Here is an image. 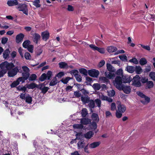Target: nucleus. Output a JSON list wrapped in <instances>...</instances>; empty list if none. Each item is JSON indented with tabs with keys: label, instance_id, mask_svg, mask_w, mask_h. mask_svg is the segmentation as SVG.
I'll return each instance as SVG.
<instances>
[{
	"label": "nucleus",
	"instance_id": "obj_1",
	"mask_svg": "<svg viewBox=\"0 0 155 155\" xmlns=\"http://www.w3.org/2000/svg\"><path fill=\"white\" fill-rule=\"evenodd\" d=\"M132 85L136 87H140L142 86L141 77L138 75H136L132 78Z\"/></svg>",
	"mask_w": 155,
	"mask_h": 155
},
{
	"label": "nucleus",
	"instance_id": "obj_2",
	"mask_svg": "<svg viewBox=\"0 0 155 155\" xmlns=\"http://www.w3.org/2000/svg\"><path fill=\"white\" fill-rule=\"evenodd\" d=\"M137 95L142 98H144V100H141L140 102L143 104H147L150 101V98L149 97L146 96L142 92L138 91L137 92Z\"/></svg>",
	"mask_w": 155,
	"mask_h": 155
},
{
	"label": "nucleus",
	"instance_id": "obj_3",
	"mask_svg": "<svg viewBox=\"0 0 155 155\" xmlns=\"http://www.w3.org/2000/svg\"><path fill=\"white\" fill-rule=\"evenodd\" d=\"M123 82L122 78L120 76H117L115 79V81L114 84L116 88L119 90L122 87L123 84H122Z\"/></svg>",
	"mask_w": 155,
	"mask_h": 155
},
{
	"label": "nucleus",
	"instance_id": "obj_4",
	"mask_svg": "<svg viewBox=\"0 0 155 155\" xmlns=\"http://www.w3.org/2000/svg\"><path fill=\"white\" fill-rule=\"evenodd\" d=\"M22 72V71L21 69V68L20 67L19 68L18 66H16L15 68H12L10 71H8V76L10 77H13L17 74V73H21Z\"/></svg>",
	"mask_w": 155,
	"mask_h": 155
},
{
	"label": "nucleus",
	"instance_id": "obj_5",
	"mask_svg": "<svg viewBox=\"0 0 155 155\" xmlns=\"http://www.w3.org/2000/svg\"><path fill=\"white\" fill-rule=\"evenodd\" d=\"M17 8L20 11H22L26 15L28 14V10L27 5L25 4L21 3L18 5Z\"/></svg>",
	"mask_w": 155,
	"mask_h": 155
},
{
	"label": "nucleus",
	"instance_id": "obj_6",
	"mask_svg": "<svg viewBox=\"0 0 155 155\" xmlns=\"http://www.w3.org/2000/svg\"><path fill=\"white\" fill-rule=\"evenodd\" d=\"M88 74L91 77L97 78L99 74V72L97 70L91 69L88 70Z\"/></svg>",
	"mask_w": 155,
	"mask_h": 155
},
{
	"label": "nucleus",
	"instance_id": "obj_7",
	"mask_svg": "<svg viewBox=\"0 0 155 155\" xmlns=\"http://www.w3.org/2000/svg\"><path fill=\"white\" fill-rule=\"evenodd\" d=\"M30 75L29 72H22V77L18 78V80L21 81L22 83H24L26 80L28 79Z\"/></svg>",
	"mask_w": 155,
	"mask_h": 155
},
{
	"label": "nucleus",
	"instance_id": "obj_8",
	"mask_svg": "<svg viewBox=\"0 0 155 155\" xmlns=\"http://www.w3.org/2000/svg\"><path fill=\"white\" fill-rule=\"evenodd\" d=\"M31 35L32 36V41L35 44H37L38 42L40 41L41 37L40 35L38 33H35L34 34L31 33Z\"/></svg>",
	"mask_w": 155,
	"mask_h": 155
},
{
	"label": "nucleus",
	"instance_id": "obj_9",
	"mask_svg": "<svg viewBox=\"0 0 155 155\" xmlns=\"http://www.w3.org/2000/svg\"><path fill=\"white\" fill-rule=\"evenodd\" d=\"M89 47L93 49L94 51H97L101 54H104L105 52V50L103 48H100L95 46L94 45L91 44L89 45Z\"/></svg>",
	"mask_w": 155,
	"mask_h": 155
},
{
	"label": "nucleus",
	"instance_id": "obj_10",
	"mask_svg": "<svg viewBox=\"0 0 155 155\" xmlns=\"http://www.w3.org/2000/svg\"><path fill=\"white\" fill-rule=\"evenodd\" d=\"M123 83H130L132 80V78L131 76L127 75H123L122 78Z\"/></svg>",
	"mask_w": 155,
	"mask_h": 155
},
{
	"label": "nucleus",
	"instance_id": "obj_11",
	"mask_svg": "<svg viewBox=\"0 0 155 155\" xmlns=\"http://www.w3.org/2000/svg\"><path fill=\"white\" fill-rule=\"evenodd\" d=\"M120 91L122 90L124 92L127 94H130L131 92V88L130 86H127L123 85L120 89Z\"/></svg>",
	"mask_w": 155,
	"mask_h": 155
},
{
	"label": "nucleus",
	"instance_id": "obj_12",
	"mask_svg": "<svg viewBox=\"0 0 155 155\" xmlns=\"http://www.w3.org/2000/svg\"><path fill=\"white\" fill-rule=\"evenodd\" d=\"M24 37V35L21 33H20L16 36V43L18 44L21 42Z\"/></svg>",
	"mask_w": 155,
	"mask_h": 155
},
{
	"label": "nucleus",
	"instance_id": "obj_13",
	"mask_svg": "<svg viewBox=\"0 0 155 155\" xmlns=\"http://www.w3.org/2000/svg\"><path fill=\"white\" fill-rule=\"evenodd\" d=\"M41 36L43 40L46 41L50 37L49 33L48 31L42 32L41 34Z\"/></svg>",
	"mask_w": 155,
	"mask_h": 155
},
{
	"label": "nucleus",
	"instance_id": "obj_14",
	"mask_svg": "<svg viewBox=\"0 0 155 155\" xmlns=\"http://www.w3.org/2000/svg\"><path fill=\"white\" fill-rule=\"evenodd\" d=\"M7 4L9 6H12L18 5V2L17 0H9L8 1Z\"/></svg>",
	"mask_w": 155,
	"mask_h": 155
},
{
	"label": "nucleus",
	"instance_id": "obj_15",
	"mask_svg": "<svg viewBox=\"0 0 155 155\" xmlns=\"http://www.w3.org/2000/svg\"><path fill=\"white\" fill-rule=\"evenodd\" d=\"M118 111L121 113H124L126 110V107L125 105L120 104L117 106Z\"/></svg>",
	"mask_w": 155,
	"mask_h": 155
},
{
	"label": "nucleus",
	"instance_id": "obj_16",
	"mask_svg": "<svg viewBox=\"0 0 155 155\" xmlns=\"http://www.w3.org/2000/svg\"><path fill=\"white\" fill-rule=\"evenodd\" d=\"M91 118L93 121L98 122L99 120V118L98 114L95 113H93L91 116Z\"/></svg>",
	"mask_w": 155,
	"mask_h": 155
},
{
	"label": "nucleus",
	"instance_id": "obj_17",
	"mask_svg": "<svg viewBox=\"0 0 155 155\" xmlns=\"http://www.w3.org/2000/svg\"><path fill=\"white\" fill-rule=\"evenodd\" d=\"M125 70L130 73H133L135 71V67L127 65L126 68Z\"/></svg>",
	"mask_w": 155,
	"mask_h": 155
},
{
	"label": "nucleus",
	"instance_id": "obj_18",
	"mask_svg": "<svg viewBox=\"0 0 155 155\" xmlns=\"http://www.w3.org/2000/svg\"><path fill=\"white\" fill-rule=\"evenodd\" d=\"M101 143L100 141H97L93 142L90 144L89 145V147L91 149L95 148L98 147L101 144Z\"/></svg>",
	"mask_w": 155,
	"mask_h": 155
},
{
	"label": "nucleus",
	"instance_id": "obj_19",
	"mask_svg": "<svg viewBox=\"0 0 155 155\" xmlns=\"http://www.w3.org/2000/svg\"><path fill=\"white\" fill-rule=\"evenodd\" d=\"M94 134V132L91 131H89L84 134V137L87 139H90L92 137Z\"/></svg>",
	"mask_w": 155,
	"mask_h": 155
},
{
	"label": "nucleus",
	"instance_id": "obj_20",
	"mask_svg": "<svg viewBox=\"0 0 155 155\" xmlns=\"http://www.w3.org/2000/svg\"><path fill=\"white\" fill-rule=\"evenodd\" d=\"M91 120L90 119L88 118H84L81 120V123L84 125H87L90 124L91 123Z\"/></svg>",
	"mask_w": 155,
	"mask_h": 155
},
{
	"label": "nucleus",
	"instance_id": "obj_21",
	"mask_svg": "<svg viewBox=\"0 0 155 155\" xmlns=\"http://www.w3.org/2000/svg\"><path fill=\"white\" fill-rule=\"evenodd\" d=\"M117 50V48L114 46H110L107 48V51L109 53H113L115 52Z\"/></svg>",
	"mask_w": 155,
	"mask_h": 155
},
{
	"label": "nucleus",
	"instance_id": "obj_22",
	"mask_svg": "<svg viewBox=\"0 0 155 155\" xmlns=\"http://www.w3.org/2000/svg\"><path fill=\"white\" fill-rule=\"evenodd\" d=\"M81 101L85 104L88 103L90 100V97L87 95L86 97L81 96Z\"/></svg>",
	"mask_w": 155,
	"mask_h": 155
},
{
	"label": "nucleus",
	"instance_id": "obj_23",
	"mask_svg": "<svg viewBox=\"0 0 155 155\" xmlns=\"http://www.w3.org/2000/svg\"><path fill=\"white\" fill-rule=\"evenodd\" d=\"M6 69L7 70H10L15 67V65L13 63H9L6 61Z\"/></svg>",
	"mask_w": 155,
	"mask_h": 155
},
{
	"label": "nucleus",
	"instance_id": "obj_24",
	"mask_svg": "<svg viewBox=\"0 0 155 155\" xmlns=\"http://www.w3.org/2000/svg\"><path fill=\"white\" fill-rule=\"evenodd\" d=\"M10 51L8 48H7L4 51L3 54V58L6 59L8 58L9 56V54Z\"/></svg>",
	"mask_w": 155,
	"mask_h": 155
},
{
	"label": "nucleus",
	"instance_id": "obj_25",
	"mask_svg": "<svg viewBox=\"0 0 155 155\" xmlns=\"http://www.w3.org/2000/svg\"><path fill=\"white\" fill-rule=\"evenodd\" d=\"M36 87L38 88V85L34 83H31L28 84L26 87V88H28L29 89H33L35 88Z\"/></svg>",
	"mask_w": 155,
	"mask_h": 155
},
{
	"label": "nucleus",
	"instance_id": "obj_26",
	"mask_svg": "<svg viewBox=\"0 0 155 155\" xmlns=\"http://www.w3.org/2000/svg\"><path fill=\"white\" fill-rule=\"evenodd\" d=\"M89 104H88V106L91 109V112H93L92 109L94 108L95 106V103L94 101L92 100H90L89 101Z\"/></svg>",
	"mask_w": 155,
	"mask_h": 155
},
{
	"label": "nucleus",
	"instance_id": "obj_27",
	"mask_svg": "<svg viewBox=\"0 0 155 155\" xmlns=\"http://www.w3.org/2000/svg\"><path fill=\"white\" fill-rule=\"evenodd\" d=\"M107 67L108 70L109 71L112 72H115V69L109 63H107Z\"/></svg>",
	"mask_w": 155,
	"mask_h": 155
},
{
	"label": "nucleus",
	"instance_id": "obj_28",
	"mask_svg": "<svg viewBox=\"0 0 155 155\" xmlns=\"http://www.w3.org/2000/svg\"><path fill=\"white\" fill-rule=\"evenodd\" d=\"M38 89L41 91V93L43 94H45L49 89V88L48 87L45 86L43 87H38Z\"/></svg>",
	"mask_w": 155,
	"mask_h": 155
},
{
	"label": "nucleus",
	"instance_id": "obj_29",
	"mask_svg": "<svg viewBox=\"0 0 155 155\" xmlns=\"http://www.w3.org/2000/svg\"><path fill=\"white\" fill-rule=\"evenodd\" d=\"M135 71L137 74H139L142 72V69L140 66H136L135 67Z\"/></svg>",
	"mask_w": 155,
	"mask_h": 155
},
{
	"label": "nucleus",
	"instance_id": "obj_30",
	"mask_svg": "<svg viewBox=\"0 0 155 155\" xmlns=\"http://www.w3.org/2000/svg\"><path fill=\"white\" fill-rule=\"evenodd\" d=\"M21 81L18 80V78L16 81H14L11 84L10 86L12 88L15 87L16 86L18 85L19 84V83Z\"/></svg>",
	"mask_w": 155,
	"mask_h": 155
},
{
	"label": "nucleus",
	"instance_id": "obj_31",
	"mask_svg": "<svg viewBox=\"0 0 155 155\" xmlns=\"http://www.w3.org/2000/svg\"><path fill=\"white\" fill-rule=\"evenodd\" d=\"M58 83L57 79L56 77H54L50 83V86H53L56 84Z\"/></svg>",
	"mask_w": 155,
	"mask_h": 155
},
{
	"label": "nucleus",
	"instance_id": "obj_32",
	"mask_svg": "<svg viewBox=\"0 0 155 155\" xmlns=\"http://www.w3.org/2000/svg\"><path fill=\"white\" fill-rule=\"evenodd\" d=\"M80 73L84 75V76H87L88 74L87 70L84 68H81L79 69Z\"/></svg>",
	"mask_w": 155,
	"mask_h": 155
},
{
	"label": "nucleus",
	"instance_id": "obj_33",
	"mask_svg": "<svg viewBox=\"0 0 155 155\" xmlns=\"http://www.w3.org/2000/svg\"><path fill=\"white\" fill-rule=\"evenodd\" d=\"M81 114L83 117H85L88 114L87 109L86 108H83L81 110Z\"/></svg>",
	"mask_w": 155,
	"mask_h": 155
},
{
	"label": "nucleus",
	"instance_id": "obj_34",
	"mask_svg": "<svg viewBox=\"0 0 155 155\" xmlns=\"http://www.w3.org/2000/svg\"><path fill=\"white\" fill-rule=\"evenodd\" d=\"M146 88L148 89H150L153 87L154 86V84L153 81H148L147 82L146 84Z\"/></svg>",
	"mask_w": 155,
	"mask_h": 155
},
{
	"label": "nucleus",
	"instance_id": "obj_35",
	"mask_svg": "<svg viewBox=\"0 0 155 155\" xmlns=\"http://www.w3.org/2000/svg\"><path fill=\"white\" fill-rule=\"evenodd\" d=\"M93 87L95 91L99 90L101 88V85L98 83H94L92 86Z\"/></svg>",
	"mask_w": 155,
	"mask_h": 155
},
{
	"label": "nucleus",
	"instance_id": "obj_36",
	"mask_svg": "<svg viewBox=\"0 0 155 155\" xmlns=\"http://www.w3.org/2000/svg\"><path fill=\"white\" fill-rule=\"evenodd\" d=\"M31 43L30 41L29 40H26L22 44L23 47L25 48H26L27 47L30 45Z\"/></svg>",
	"mask_w": 155,
	"mask_h": 155
},
{
	"label": "nucleus",
	"instance_id": "obj_37",
	"mask_svg": "<svg viewBox=\"0 0 155 155\" xmlns=\"http://www.w3.org/2000/svg\"><path fill=\"white\" fill-rule=\"evenodd\" d=\"M46 79L47 80V74L45 73L42 74L39 78V81H43Z\"/></svg>",
	"mask_w": 155,
	"mask_h": 155
},
{
	"label": "nucleus",
	"instance_id": "obj_38",
	"mask_svg": "<svg viewBox=\"0 0 155 155\" xmlns=\"http://www.w3.org/2000/svg\"><path fill=\"white\" fill-rule=\"evenodd\" d=\"M85 143L84 141H79L78 143V146L79 149L83 148L85 146Z\"/></svg>",
	"mask_w": 155,
	"mask_h": 155
},
{
	"label": "nucleus",
	"instance_id": "obj_39",
	"mask_svg": "<svg viewBox=\"0 0 155 155\" xmlns=\"http://www.w3.org/2000/svg\"><path fill=\"white\" fill-rule=\"evenodd\" d=\"M71 79L72 78L70 77H68L65 79L62 78L61 80V81L63 84H67L68 81Z\"/></svg>",
	"mask_w": 155,
	"mask_h": 155
},
{
	"label": "nucleus",
	"instance_id": "obj_40",
	"mask_svg": "<svg viewBox=\"0 0 155 155\" xmlns=\"http://www.w3.org/2000/svg\"><path fill=\"white\" fill-rule=\"evenodd\" d=\"M139 63L141 65H143L147 64V61L145 58H142L140 59Z\"/></svg>",
	"mask_w": 155,
	"mask_h": 155
},
{
	"label": "nucleus",
	"instance_id": "obj_41",
	"mask_svg": "<svg viewBox=\"0 0 155 155\" xmlns=\"http://www.w3.org/2000/svg\"><path fill=\"white\" fill-rule=\"evenodd\" d=\"M59 67L61 68H64L68 66V64L64 62H61L59 63Z\"/></svg>",
	"mask_w": 155,
	"mask_h": 155
},
{
	"label": "nucleus",
	"instance_id": "obj_42",
	"mask_svg": "<svg viewBox=\"0 0 155 155\" xmlns=\"http://www.w3.org/2000/svg\"><path fill=\"white\" fill-rule=\"evenodd\" d=\"M25 99L26 102L28 104H31L32 101V97L29 94L26 97Z\"/></svg>",
	"mask_w": 155,
	"mask_h": 155
},
{
	"label": "nucleus",
	"instance_id": "obj_43",
	"mask_svg": "<svg viewBox=\"0 0 155 155\" xmlns=\"http://www.w3.org/2000/svg\"><path fill=\"white\" fill-rule=\"evenodd\" d=\"M40 0H35L33 2V5L37 8L41 7V5L40 4Z\"/></svg>",
	"mask_w": 155,
	"mask_h": 155
},
{
	"label": "nucleus",
	"instance_id": "obj_44",
	"mask_svg": "<svg viewBox=\"0 0 155 155\" xmlns=\"http://www.w3.org/2000/svg\"><path fill=\"white\" fill-rule=\"evenodd\" d=\"M37 77V75L35 74H31L29 77L28 80L29 81H33L36 80Z\"/></svg>",
	"mask_w": 155,
	"mask_h": 155
},
{
	"label": "nucleus",
	"instance_id": "obj_45",
	"mask_svg": "<svg viewBox=\"0 0 155 155\" xmlns=\"http://www.w3.org/2000/svg\"><path fill=\"white\" fill-rule=\"evenodd\" d=\"M100 80L104 83H107L109 82L108 79L106 77H102L100 78Z\"/></svg>",
	"mask_w": 155,
	"mask_h": 155
},
{
	"label": "nucleus",
	"instance_id": "obj_46",
	"mask_svg": "<svg viewBox=\"0 0 155 155\" xmlns=\"http://www.w3.org/2000/svg\"><path fill=\"white\" fill-rule=\"evenodd\" d=\"M17 90L19 91H22L24 92H25L26 90V87L25 86L22 87L21 85H19L17 87Z\"/></svg>",
	"mask_w": 155,
	"mask_h": 155
},
{
	"label": "nucleus",
	"instance_id": "obj_47",
	"mask_svg": "<svg viewBox=\"0 0 155 155\" xmlns=\"http://www.w3.org/2000/svg\"><path fill=\"white\" fill-rule=\"evenodd\" d=\"M70 73L71 74H73L75 77L79 74V72L77 70H72L70 71Z\"/></svg>",
	"mask_w": 155,
	"mask_h": 155
},
{
	"label": "nucleus",
	"instance_id": "obj_48",
	"mask_svg": "<svg viewBox=\"0 0 155 155\" xmlns=\"http://www.w3.org/2000/svg\"><path fill=\"white\" fill-rule=\"evenodd\" d=\"M46 74H47V80H50L52 75V72L50 71H48Z\"/></svg>",
	"mask_w": 155,
	"mask_h": 155
},
{
	"label": "nucleus",
	"instance_id": "obj_49",
	"mask_svg": "<svg viewBox=\"0 0 155 155\" xmlns=\"http://www.w3.org/2000/svg\"><path fill=\"white\" fill-rule=\"evenodd\" d=\"M98 122H96V121H93L91 122V123L90 124H91V126L93 127V128L94 129H95L97 128V123Z\"/></svg>",
	"mask_w": 155,
	"mask_h": 155
},
{
	"label": "nucleus",
	"instance_id": "obj_50",
	"mask_svg": "<svg viewBox=\"0 0 155 155\" xmlns=\"http://www.w3.org/2000/svg\"><path fill=\"white\" fill-rule=\"evenodd\" d=\"M7 72L6 69H2L0 70V78L3 77Z\"/></svg>",
	"mask_w": 155,
	"mask_h": 155
},
{
	"label": "nucleus",
	"instance_id": "obj_51",
	"mask_svg": "<svg viewBox=\"0 0 155 155\" xmlns=\"http://www.w3.org/2000/svg\"><path fill=\"white\" fill-rule=\"evenodd\" d=\"M31 56L30 54L28 52H26L25 54V58L27 60H31Z\"/></svg>",
	"mask_w": 155,
	"mask_h": 155
},
{
	"label": "nucleus",
	"instance_id": "obj_52",
	"mask_svg": "<svg viewBox=\"0 0 155 155\" xmlns=\"http://www.w3.org/2000/svg\"><path fill=\"white\" fill-rule=\"evenodd\" d=\"M149 76L151 79L154 81H155V72H151L149 74Z\"/></svg>",
	"mask_w": 155,
	"mask_h": 155
},
{
	"label": "nucleus",
	"instance_id": "obj_53",
	"mask_svg": "<svg viewBox=\"0 0 155 155\" xmlns=\"http://www.w3.org/2000/svg\"><path fill=\"white\" fill-rule=\"evenodd\" d=\"M119 58L123 61H127V57L125 55H121L119 56Z\"/></svg>",
	"mask_w": 155,
	"mask_h": 155
},
{
	"label": "nucleus",
	"instance_id": "obj_54",
	"mask_svg": "<svg viewBox=\"0 0 155 155\" xmlns=\"http://www.w3.org/2000/svg\"><path fill=\"white\" fill-rule=\"evenodd\" d=\"M74 128L78 129H81L83 128V125L81 124H75L73 126Z\"/></svg>",
	"mask_w": 155,
	"mask_h": 155
},
{
	"label": "nucleus",
	"instance_id": "obj_55",
	"mask_svg": "<svg viewBox=\"0 0 155 155\" xmlns=\"http://www.w3.org/2000/svg\"><path fill=\"white\" fill-rule=\"evenodd\" d=\"M6 61L3 62L0 64V68L1 69H4L5 68H6Z\"/></svg>",
	"mask_w": 155,
	"mask_h": 155
},
{
	"label": "nucleus",
	"instance_id": "obj_56",
	"mask_svg": "<svg viewBox=\"0 0 155 155\" xmlns=\"http://www.w3.org/2000/svg\"><path fill=\"white\" fill-rule=\"evenodd\" d=\"M74 95L77 98L80 97L81 96V94L80 92L79 91H75L74 92Z\"/></svg>",
	"mask_w": 155,
	"mask_h": 155
},
{
	"label": "nucleus",
	"instance_id": "obj_57",
	"mask_svg": "<svg viewBox=\"0 0 155 155\" xmlns=\"http://www.w3.org/2000/svg\"><path fill=\"white\" fill-rule=\"evenodd\" d=\"M34 46L32 45H30L26 48L30 52L32 53L33 51Z\"/></svg>",
	"mask_w": 155,
	"mask_h": 155
},
{
	"label": "nucleus",
	"instance_id": "obj_58",
	"mask_svg": "<svg viewBox=\"0 0 155 155\" xmlns=\"http://www.w3.org/2000/svg\"><path fill=\"white\" fill-rule=\"evenodd\" d=\"M22 68L24 71L23 72H29L30 71L29 68L26 66H22Z\"/></svg>",
	"mask_w": 155,
	"mask_h": 155
},
{
	"label": "nucleus",
	"instance_id": "obj_59",
	"mask_svg": "<svg viewBox=\"0 0 155 155\" xmlns=\"http://www.w3.org/2000/svg\"><path fill=\"white\" fill-rule=\"evenodd\" d=\"M116 74L118 75H121L122 76L123 75V71L121 69H119L116 72Z\"/></svg>",
	"mask_w": 155,
	"mask_h": 155
},
{
	"label": "nucleus",
	"instance_id": "obj_60",
	"mask_svg": "<svg viewBox=\"0 0 155 155\" xmlns=\"http://www.w3.org/2000/svg\"><path fill=\"white\" fill-rule=\"evenodd\" d=\"M8 38L6 37H3L2 39L1 42L3 45H5L7 42L8 41Z\"/></svg>",
	"mask_w": 155,
	"mask_h": 155
},
{
	"label": "nucleus",
	"instance_id": "obj_61",
	"mask_svg": "<svg viewBox=\"0 0 155 155\" xmlns=\"http://www.w3.org/2000/svg\"><path fill=\"white\" fill-rule=\"evenodd\" d=\"M121 113V112H120L118 111H117L116 113V117L118 118H120L122 116V113Z\"/></svg>",
	"mask_w": 155,
	"mask_h": 155
},
{
	"label": "nucleus",
	"instance_id": "obj_62",
	"mask_svg": "<svg viewBox=\"0 0 155 155\" xmlns=\"http://www.w3.org/2000/svg\"><path fill=\"white\" fill-rule=\"evenodd\" d=\"M141 81L143 84L147 83L148 81V79L145 77H142L141 78Z\"/></svg>",
	"mask_w": 155,
	"mask_h": 155
},
{
	"label": "nucleus",
	"instance_id": "obj_63",
	"mask_svg": "<svg viewBox=\"0 0 155 155\" xmlns=\"http://www.w3.org/2000/svg\"><path fill=\"white\" fill-rule=\"evenodd\" d=\"M95 103L97 107H101V101L100 100L97 99L95 100Z\"/></svg>",
	"mask_w": 155,
	"mask_h": 155
},
{
	"label": "nucleus",
	"instance_id": "obj_64",
	"mask_svg": "<svg viewBox=\"0 0 155 155\" xmlns=\"http://www.w3.org/2000/svg\"><path fill=\"white\" fill-rule=\"evenodd\" d=\"M75 77V78L76 80L78 81L79 82H80L82 81V77L80 74H78V75H77V76H76Z\"/></svg>",
	"mask_w": 155,
	"mask_h": 155
}]
</instances>
